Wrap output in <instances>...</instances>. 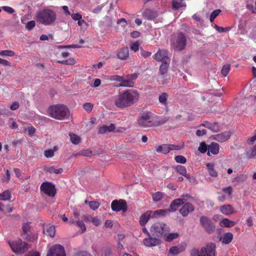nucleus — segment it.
Listing matches in <instances>:
<instances>
[{
    "label": "nucleus",
    "instance_id": "obj_4",
    "mask_svg": "<svg viewBox=\"0 0 256 256\" xmlns=\"http://www.w3.org/2000/svg\"><path fill=\"white\" fill-rule=\"evenodd\" d=\"M215 244L210 242L206 246H203L199 250L196 248H192L190 250L191 256H216Z\"/></svg>",
    "mask_w": 256,
    "mask_h": 256
},
{
    "label": "nucleus",
    "instance_id": "obj_22",
    "mask_svg": "<svg viewBox=\"0 0 256 256\" xmlns=\"http://www.w3.org/2000/svg\"><path fill=\"white\" fill-rule=\"evenodd\" d=\"M202 125L212 130L214 132H218L220 130L219 126L217 123L205 122Z\"/></svg>",
    "mask_w": 256,
    "mask_h": 256
},
{
    "label": "nucleus",
    "instance_id": "obj_37",
    "mask_svg": "<svg viewBox=\"0 0 256 256\" xmlns=\"http://www.w3.org/2000/svg\"><path fill=\"white\" fill-rule=\"evenodd\" d=\"M168 98V94L166 92H162L160 95L159 96L158 100L162 104L166 105L167 104Z\"/></svg>",
    "mask_w": 256,
    "mask_h": 256
},
{
    "label": "nucleus",
    "instance_id": "obj_64",
    "mask_svg": "<svg viewBox=\"0 0 256 256\" xmlns=\"http://www.w3.org/2000/svg\"><path fill=\"white\" fill-rule=\"evenodd\" d=\"M76 256H92V255L86 251H81L77 252Z\"/></svg>",
    "mask_w": 256,
    "mask_h": 256
},
{
    "label": "nucleus",
    "instance_id": "obj_40",
    "mask_svg": "<svg viewBox=\"0 0 256 256\" xmlns=\"http://www.w3.org/2000/svg\"><path fill=\"white\" fill-rule=\"evenodd\" d=\"M57 147L54 146L53 150H48L44 151V156L47 158H52L54 156V152L57 150Z\"/></svg>",
    "mask_w": 256,
    "mask_h": 256
},
{
    "label": "nucleus",
    "instance_id": "obj_25",
    "mask_svg": "<svg viewBox=\"0 0 256 256\" xmlns=\"http://www.w3.org/2000/svg\"><path fill=\"white\" fill-rule=\"evenodd\" d=\"M182 204V200L179 198L174 200L170 206V208L168 209L170 212H175L177 210L178 208Z\"/></svg>",
    "mask_w": 256,
    "mask_h": 256
},
{
    "label": "nucleus",
    "instance_id": "obj_52",
    "mask_svg": "<svg viewBox=\"0 0 256 256\" xmlns=\"http://www.w3.org/2000/svg\"><path fill=\"white\" fill-rule=\"evenodd\" d=\"M182 198H180V200H182V204L186 203L185 202L192 200L193 198L189 194H184L182 195Z\"/></svg>",
    "mask_w": 256,
    "mask_h": 256
},
{
    "label": "nucleus",
    "instance_id": "obj_15",
    "mask_svg": "<svg viewBox=\"0 0 256 256\" xmlns=\"http://www.w3.org/2000/svg\"><path fill=\"white\" fill-rule=\"evenodd\" d=\"M194 208L190 202H186L182 204V207L180 210V213L184 217H186L190 212H194Z\"/></svg>",
    "mask_w": 256,
    "mask_h": 256
},
{
    "label": "nucleus",
    "instance_id": "obj_43",
    "mask_svg": "<svg viewBox=\"0 0 256 256\" xmlns=\"http://www.w3.org/2000/svg\"><path fill=\"white\" fill-rule=\"evenodd\" d=\"M152 199L154 202H158L160 201L162 198V193L158 192L152 194Z\"/></svg>",
    "mask_w": 256,
    "mask_h": 256
},
{
    "label": "nucleus",
    "instance_id": "obj_17",
    "mask_svg": "<svg viewBox=\"0 0 256 256\" xmlns=\"http://www.w3.org/2000/svg\"><path fill=\"white\" fill-rule=\"evenodd\" d=\"M160 240L157 238H153L150 236L149 238L144 240V244L146 246L152 247L158 246L160 244Z\"/></svg>",
    "mask_w": 256,
    "mask_h": 256
},
{
    "label": "nucleus",
    "instance_id": "obj_30",
    "mask_svg": "<svg viewBox=\"0 0 256 256\" xmlns=\"http://www.w3.org/2000/svg\"><path fill=\"white\" fill-rule=\"evenodd\" d=\"M31 230V226L30 222L24 223L23 224L22 226V236H24L26 235L30 234Z\"/></svg>",
    "mask_w": 256,
    "mask_h": 256
},
{
    "label": "nucleus",
    "instance_id": "obj_23",
    "mask_svg": "<svg viewBox=\"0 0 256 256\" xmlns=\"http://www.w3.org/2000/svg\"><path fill=\"white\" fill-rule=\"evenodd\" d=\"M152 211H148L142 214L140 218V224L141 226H144L150 217H152Z\"/></svg>",
    "mask_w": 256,
    "mask_h": 256
},
{
    "label": "nucleus",
    "instance_id": "obj_12",
    "mask_svg": "<svg viewBox=\"0 0 256 256\" xmlns=\"http://www.w3.org/2000/svg\"><path fill=\"white\" fill-rule=\"evenodd\" d=\"M40 190L44 193L52 197L54 196L56 193L54 186L48 182H44L40 186Z\"/></svg>",
    "mask_w": 256,
    "mask_h": 256
},
{
    "label": "nucleus",
    "instance_id": "obj_55",
    "mask_svg": "<svg viewBox=\"0 0 256 256\" xmlns=\"http://www.w3.org/2000/svg\"><path fill=\"white\" fill-rule=\"evenodd\" d=\"M35 26V22L34 20H30L27 23L26 27L28 30H32Z\"/></svg>",
    "mask_w": 256,
    "mask_h": 256
},
{
    "label": "nucleus",
    "instance_id": "obj_26",
    "mask_svg": "<svg viewBox=\"0 0 256 256\" xmlns=\"http://www.w3.org/2000/svg\"><path fill=\"white\" fill-rule=\"evenodd\" d=\"M219 152V145L216 142H212L209 146L207 154L210 156V152L214 154H216Z\"/></svg>",
    "mask_w": 256,
    "mask_h": 256
},
{
    "label": "nucleus",
    "instance_id": "obj_51",
    "mask_svg": "<svg viewBox=\"0 0 256 256\" xmlns=\"http://www.w3.org/2000/svg\"><path fill=\"white\" fill-rule=\"evenodd\" d=\"M123 77L118 75H113L110 76V80L114 81H117L122 83V80H123Z\"/></svg>",
    "mask_w": 256,
    "mask_h": 256
},
{
    "label": "nucleus",
    "instance_id": "obj_38",
    "mask_svg": "<svg viewBox=\"0 0 256 256\" xmlns=\"http://www.w3.org/2000/svg\"><path fill=\"white\" fill-rule=\"evenodd\" d=\"M69 135L70 141L72 144H78L80 142V138L78 136L74 134H70Z\"/></svg>",
    "mask_w": 256,
    "mask_h": 256
},
{
    "label": "nucleus",
    "instance_id": "obj_32",
    "mask_svg": "<svg viewBox=\"0 0 256 256\" xmlns=\"http://www.w3.org/2000/svg\"><path fill=\"white\" fill-rule=\"evenodd\" d=\"M233 238V234L231 232H226L224 234L222 242L225 244L230 243Z\"/></svg>",
    "mask_w": 256,
    "mask_h": 256
},
{
    "label": "nucleus",
    "instance_id": "obj_42",
    "mask_svg": "<svg viewBox=\"0 0 256 256\" xmlns=\"http://www.w3.org/2000/svg\"><path fill=\"white\" fill-rule=\"evenodd\" d=\"M58 62L63 64L74 65L76 62L74 58H70L65 60H58Z\"/></svg>",
    "mask_w": 256,
    "mask_h": 256
},
{
    "label": "nucleus",
    "instance_id": "obj_11",
    "mask_svg": "<svg viewBox=\"0 0 256 256\" xmlns=\"http://www.w3.org/2000/svg\"><path fill=\"white\" fill-rule=\"evenodd\" d=\"M112 209L114 212L122 211L126 212L127 210V204L126 201L124 200H114L112 202Z\"/></svg>",
    "mask_w": 256,
    "mask_h": 256
},
{
    "label": "nucleus",
    "instance_id": "obj_60",
    "mask_svg": "<svg viewBox=\"0 0 256 256\" xmlns=\"http://www.w3.org/2000/svg\"><path fill=\"white\" fill-rule=\"evenodd\" d=\"M108 132V126L104 125L99 128L98 132L100 134H104Z\"/></svg>",
    "mask_w": 256,
    "mask_h": 256
},
{
    "label": "nucleus",
    "instance_id": "obj_35",
    "mask_svg": "<svg viewBox=\"0 0 256 256\" xmlns=\"http://www.w3.org/2000/svg\"><path fill=\"white\" fill-rule=\"evenodd\" d=\"M11 196V192L9 190H6L0 194V200H9Z\"/></svg>",
    "mask_w": 256,
    "mask_h": 256
},
{
    "label": "nucleus",
    "instance_id": "obj_61",
    "mask_svg": "<svg viewBox=\"0 0 256 256\" xmlns=\"http://www.w3.org/2000/svg\"><path fill=\"white\" fill-rule=\"evenodd\" d=\"M2 9L8 14H12L14 12V10L8 6H3L2 7Z\"/></svg>",
    "mask_w": 256,
    "mask_h": 256
},
{
    "label": "nucleus",
    "instance_id": "obj_59",
    "mask_svg": "<svg viewBox=\"0 0 256 256\" xmlns=\"http://www.w3.org/2000/svg\"><path fill=\"white\" fill-rule=\"evenodd\" d=\"M84 109L87 112H91L93 108V104L90 103H85L84 104Z\"/></svg>",
    "mask_w": 256,
    "mask_h": 256
},
{
    "label": "nucleus",
    "instance_id": "obj_3",
    "mask_svg": "<svg viewBox=\"0 0 256 256\" xmlns=\"http://www.w3.org/2000/svg\"><path fill=\"white\" fill-rule=\"evenodd\" d=\"M50 116L58 120H62L69 118L70 112L64 104H56L50 106L48 109Z\"/></svg>",
    "mask_w": 256,
    "mask_h": 256
},
{
    "label": "nucleus",
    "instance_id": "obj_1",
    "mask_svg": "<svg viewBox=\"0 0 256 256\" xmlns=\"http://www.w3.org/2000/svg\"><path fill=\"white\" fill-rule=\"evenodd\" d=\"M140 97V94L136 90H127L116 97L114 104L120 108H128L136 103L139 100Z\"/></svg>",
    "mask_w": 256,
    "mask_h": 256
},
{
    "label": "nucleus",
    "instance_id": "obj_39",
    "mask_svg": "<svg viewBox=\"0 0 256 256\" xmlns=\"http://www.w3.org/2000/svg\"><path fill=\"white\" fill-rule=\"evenodd\" d=\"M230 64H226L224 65L222 70L221 73L224 76H226L230 72Z\"/></svg>",
    "mask_w": 256,
    "mask_h": 256
},
{
    "label": "nucleus",
    "instance_id": "obj_56",
    "mask_svg": "<svg viewBox=\"0 0 256 256\" xmlns=\"http://www.w3.org/2000/svg\"><path fill=\"white\" fill-rule=\"evenodd\" d=\"M249 158H252L256 155V146H254L248 152Z\"/></svg>",
    "mask_w": 256,
    "mask_h": 256
},
{
    "label": "nucleus",
    "instance_id": "obj_33",
    "mask_svg": "<svg viewBox=\"0 0 256 256\" xmlns=\"http://www.w3.org/2000/svg\"><path fill=\"white\" fill-rule=\"evenodd\" d=\"M206 167L210 175L212 177H217L218 172L214 168V164L210 163L206 164Z\"/></svg>",
    "mask_w": 256,
    "mask_h": 256
},
{
    "label": "nucleus",
    "instance_id": "obj_48",
    "mask_svg": "<svg viewBox=\"0 0 256 256\" xmlns=\"http://www.w3.org/2000/svg\"><path fill=\"white\" fill-rule=\"evenodd\" d=\"M90 208L92 210H96L100 206V203L97 201H92L88 202Z\"/></svg>",
    "mask_w": 256,
    "mask_h": 256
},
{
    "label": "nucleus",
    "instance_id": "obj_14",
    "mask_svg": "<svg viewBox=\"0 0 256 256\" xmlns=\"http://www.w3.org/2000/svg\"><path fill=\"white\" fill-rule=\"evenodd\" d=\"M170 62V61L163 62L160 67V78L162 79L164 84L166 83L168 80L170 79V78L167 75Z\"/></svg>",
    "mask_w": 256,
    "mask_h": 256
},
{
    "label": "nucleus",
    "instance_id": "obj_27",
    "mask_svg": "<svg viewBox=\"0 0 256 256\" xmlns=\"http://www.w3.org/2000/svg\"><path fill=\"white\" fill-rule=\"evenodd\" d=\"M156 151L158 153L167 154L170 152L168 144H164L159 146L156 148Z\"/></svg>",
    "mask_w": 256,
    "mask_h": 256
},
{
    "label": "nucleus",
    "instance_id": "obj_6",
    "mask_svg": "<svg viewBox=\"0 0 256 256\" xmlns=\"http://www.w3.org/2000/svg\"><path fill=\"white\" fill-rule=\"evenodd\" d=\"M8 244L12 251L17 254H24L30 248L28 244L21 240L8 242Z\"/></svg>",
    "mask_w": 256,
    "mask_h": 256
},
{
    "label": "nucleus",
    "instance_id": "obj_29",
    "mask_svg": "<svg viewBox=\"0 0 256 256\" xmlns=\"http://www.w3.org/2000/svg\"><path fill=\"white\" fill-rule=\"evenodd\" d=\"M44 170L46 172H48L50 173H54L56 174H61L63 172V169L62 168H60L58 169H56L54 166H46L44 168Z\"/></svg>",
    "mask_w": 256,
    "mask_h": 256
},
{
    "label": "nucleus",
    "instance_id": "obj_54",
    "mask_svg": "<svg viewBox=\"0 0 256 256\" xmlns=\"http://www.w3.org/2000/svg\"><path fill=\"white\" fill-rule=\"evenodd\" d=\"M10 174L8 170H6V176H4L2 179V181L4 182H6L8 183L10 182Z\"/></svg>",
    "mask_w": 256,
    "mask_h": 256
},
{
    "label": "nucleus",
    "instance_id": "obj_19",
    "mask_svg": "<svg viewBox=\"0 0 256 256\" xmlns=\"http://www.w3.org/2000/svg\"><path fill=\"white\" fill-rule=\"evenodd\" d=\"M230 136V132H224L222 133L215 135L214 136V139L218 142H222L228 140Z\"/></svg>",
    "mask_w": 256,
    "mask_h": 256
},
{
    "label": "nucleus",
    "instance_id": "obj_8",
    "mask_svg": "<svg viewBox=\"0 0 256 256\" xmlns=\"http://www.w3.org/2000/svg\"><path fill=\"white\" fill-rule=\"evenodd\" d=\"M186 42V40L185 35L182 32H180L176 38L172 42V46L176 51H182L185 48Z\"/></svg>",
    "mask_w": 256,
    "mask_h": 256
},
{
    "label": "nucleus",
    "instance_id": "obj_9",
    "mask_svg": "<svg viewBox=\"0 0 256 256\" xmlns=\"http://www.w3.org/2000/svg\"><path fill=\"white\" fill-rule=\"evenodd\" d=\"M200 225L207 233L210 234L214 232L216 229L215 224L208 217L205 216H201L200 219Z\"/></svg>",
    "mask_w": 256,
    "mask_h": 256
},
{
    "label": "nucleus",
    "instance_id": "obj_58",
    "mask_svg": "<svg viewBox=\"0 0 256 256\" xmlns=\"http://www.w3.org/2000/svg\"><path fill=\"white\" fill-rule=\"evenodd\" d=\"M168 146H169L170 152V150H180L182 149V147L180 146L175 145V144H168Z\"/></svg>",
    "mask_w": 256,
    "mask_h": 256
},
{
    "label": "nucleus",
    "instance_id": "obj_63",
    "mask_svg": "<svg viewBox=\"0 0 256 256\" xmlns=\"http://www.w3.org/2000/svg\"><path fill=\"white\" fill-rule=\"evenodd\" d=\"M27 131L28 135L30 136H32L36 132V128L32 126L28 127L27 129Z\"/></svg>",
    "mask_w": 256,
    "mask_h": 256
},
{
    "label": "nucleus",
    "instance_id": "obj_44",
    "mask_svg": "<svg viewBox=\"0 0 256 256\" xmlns=\"http://www.w3.org/2000/svg\"><path fill=\"white\" fill-rule=\"evenodd\" d=\"M221 12L220 10H216L214 11H213L210 16V22H212L215 18L220 14V13Z\"/></svg>",
    "mask_w": 256,
    "mask_h": 256
},
{
    "label": "nucleus",
    "instance_id": "obj_28",
    "mask_svg": "<svg viewBox=\"0 0 256 256\" xmlns=\"http://www.w3.org/2000/svg\"><path fill=\"white\" fill-rule=\"evenodd\" d=\"M43 232L50 237H53L56 232L55 227L54 226H46V228H44Z\"/></svg>",
    "mask_w": 256,
    "mask_h": 256
},
{
    "label": "nucleus",
    "instance_id": "obj_24",
    "mask_svg": "<svg viewBox=\"0 0 256 256\" xmlns=\"http://www.w3.org/2000/svg\"><path fill=\"white\" fill-rule=\"evenodd\" d=\"M220 211L226 216H229L234 212V210L230 204H226L220 207Z\"/></svg>",
    "mask_w": 256,
    "mask_h": 256
},
{
    "label": "nucleus",
    "instance_id": "obj_49",
    "mask_svg": "<svg viewBox=\"0 0 256 256\" xmlns=\"http://www.w3.org/2000/svg\"><path fill=\"white\" fill-rule=\"evenodd\" d=\"M175 160L180 164H185L186 162V158L182 156H176L174 158Z\"/></svg>",
    "mask_w": 256,
    "mask_h": 256
},
{
    "label": "nucleus",
    "instance_id": "obj_53",
    "mask_svg": "<svg viewBox=\"0 0 256 256\" xmlns=\"http://www.w3.org/2000/svg\"><path fill=\"white\" fill-rule=\"evenodd\" d=\"M170 253L173 254H178L180 253V248L178 246H172L170 249Z\"/></svg>",
    "mask_w": 256,
    "mask_h": 256
},
{
    "label": "nucleus",
    "instance_id": "obj_31",
    "mask_svg": "<svg viewBox=\"0 0 256 256\" xmlns=\"http://www.w3.org/2000/svg\"><path fill=\"white\" fill-rule=\"evenodd\" d=\"M170 212L168 210H158L154 212H152V217H156L158 216H164Z\"/></svg>",
    "mask_w": 256,
    "mask_h": 256
},
{
    "label": "nucleus",
    "instance_id": "obj_62",
    "mask_svg": "<svg viewBox=\"0 0 256 256\" xmlns=\"http://www.w3.org/2000/svg\"><path fill=\"white\" fill-rule=\"evenodd\" d=\"M76 224L82 229V232H84L86 230V226L82 221L78 220L76 222Z\"/></svg>",
    "mask_w": 256,
    "mask_h": 256
},
{
    "label": "nucleus",
    "instance_id": "obj_10",
    "mask_svg": "<svg viewBox=\"0 0 256 256\" xmlns=\"http://www.w3.org/2000/svg\"><path fill=\"white\" fill-rule=\"evenodd\" d=\"M46 256H66V254L63 246L55 244L50 248Z\"/></svg>",
    "mask_w": 256,
    "mask_h": 256
},
{
    "label": "nucleus",
    "instance_id": "obj_47",
    "mask_svg": "<svg viewBox=\"0 0 256 256\" xmlns=\"http://www.w3.org/2000/svg\"><path fill=\"white\" fill-rule=\"evenodd\" d=\"M139 46L140 43L138 41H136L130 45V48L134 52H136L139 50Z\"/></svg>",
    "mask_w": 256,
    "mask_h": 256
},
{
    "label": "nucleus",
    "instance_id": "obj_57",
    "mask_svg": "<svg viewBox=\"0 0 256 256\" xmlns=\"http://www.w3.org/2000/svg\"><path fill=\"white\" fill-rule=\"evenodd\" d=\"M222 190L223 192L227 193L230 196H231L232 193V188L231 186L223 188Z\"/></svg>",
    "mask_w": 256,
    "mask_h": 256
},
{
    "label": "nucleus",
    "instance_id": "obj_46",
    "mask_svg": "<svg viewBox=\"0 0 256 256\" xmlns=\"http://www.w3.org/2000/svg\"><path fill=\"white\" fill-rule=\"evenodd\" d=\"M198 150L202 154H204L207 151L208 147L204 142H202L200 144Z\"/></svg>",
    "mask_w": 256,
    "mask_h": 256
},
{
    "label": "nucleus",
    "instance_id": "obj_7",
    "mask_svg": "<svg viewBox=\"0 0 256 256\" xmlns=\"http://www.w3.org/2000/svg\"><path fill=\"white\" fill-rule=\"evenodd\" d=\"M137 123L138 126L142 128H148L155 126L151 113L149 112L142 114L138 120Z\"/></svg>",
    "mask_w": 256,
    "mask_h": 256
},
{
    "label": "nucleus",
    "instance_id": "obj_16",
    "mask_svg": "<svg viewBox=\"0 0 256 256\" xmlns=\"http://www.w3.org/2000/svg\"><path fill=\"white\" fill-rule=\"evenodd\" d=\"M154 59L157 61L162 62V63L170 61V59L168 56L167 51L164 50H159L154 54Z\"/></svg>",
    "mask_w": 256,
    "mask_h": 256
},
{
    "label": "nucleus",
    "instance_id": "obj_20",
    "mask_svg": "<svg viewBox=\"0 0 256 256\" xmlns=\"http://www.w3.org/2000/svg\"><path fill=\"white\" fill-rule=\"evenodd\" d=\"M129 57V50L128 47L122 48L117 54V58L121 60H126Z\"/></svg>",
    "mask_w": 256,
    "mask_h": 256
},
{
    "label": "nucleus",
    "instance_id": "obj_45",
    "mask_svg": "<svg viewBox=\"0 0 256 256\" xmlns=\"http://www.w3.org/2000/svg\"><path fill=\"white\" fill-rule=\"evenodd\" d=\"M178 236V234L176 232L170 233L168 234L166 238V240L167 242H170L174 239L176 238Z\"/></svg>",
    "mask_w": 256,
    "mask_h": 256
},
{
    "label": "nucleus",
    "instance_id": "obj_21",
    "mask_svg": "<svg viewBox=\"0 0 256 256\" xmlns=\"http://www.w3.org/2000/svg\"><path fill=\"white\" fill-rule=\"evenodd\" d=\"M176 170L177 172L181 175L184 176L188 179L194 180L193 176H192L190 174H186V169L184 166L178 165L176 166Z\"/></svg>",
    "mask_w": 256,
    "mask_h": 256
},
{
    "label": "nucleus",
    "instance_id": "obj_13",
    "mask_svg": "<svg viewBox=\"0 0 256 256\" xmlns=\"http://www.w3.org/2000/svg\"><path fill=\"white\" fill-rule=\"evenodd\" d=\"M138 77L137 74H133L127 75L126 78L123 77L122 83L119 84L120 86L132 88L134 86V80Z\"/></svg>",
    "mask_w": 256,
    "mask_h": 256
},
{
    "label": "nucleus",
    "instance_id": "obj_36",
    "mask_svg": "<svg viewBox=\"0 0 256 256\" xmlns=\"http://www.w3.org/2000/svg\"><path fill=\"white\" fill-rule=\"evenodd\" d=\"M23 238L27 240L34 242L37 240L38 234L36 233L32 234L30 232V234H28L23 236Z\"/></svg>",
    "mask_w": 256,
    "mask_h": 256
},
{
    "label": "nucleus",
    "instance_id": "obj_2",
    "mask_svg": "<svg viewBox=\"0 0 256 256\" xmlns=\"http://www.w3.org/2000/svg\"><path fill=\"white\" fill-rule=\"evenodd\" d=\"M38 22L45 25L50 26L54 24L56 20V12L49 8H44L38 12L36 15Z\"/></svg>",
    "mask_w": 256,
    "mask_h": 256
},
{
    "label": "nucleus",
    "instance_id": "obj_18",
    "mask_svg": "<svg viewBox=\"0 0 256 256\" xmlns=\"http://www.w3.org/2000/svg\"><path fill=\"white\" fill-rule=\"evenodd\" d=\"M142 16L148 20H152L158 16L156 10L152 9H146L142 13Z\"/></svg>",
    "mask_w": 256,
    "mask_h": 256
},
{
    "label": "nucleus",
    "instance_id": "obj_50",
    "mask_svg": "<svg viewBox=\"0 0 256 256\" xmlns=\"http://www.w3.org/2000/svg\"><path fill=\"white\" fill-rule=\"evenodd\" d=\"M14 55V52L10 50H5L0 52V56H12Z\"/></svg>",
    "mask_w": 256,
    "mask_h": 256
},
{
    "label": "nucleus",
    "instance_id": "obj_5",
    "mask_svg": "<svg viewBox=\"0 0 256 256\" xmlns=\"http://www.w3.org/2000/svg\"><path fill=\"white\" fill-rule=\"evenodd\" d=\"M150 232L152 236L160 237L167 235L169 232V228L163 222H158L152 226Z\"/></svg>",
    "mask_w": 256,
    "mask_h": 256
},
{
    "label": "nucleus",
    "instance_id": "obj_34",
    "mask_svg": "<svg viewBox=\"0 0 256 256\" xmlns=\"http://www.w3.org/2000/svg\"><path fill=\"white\" fill-rule=\"evenodd\" d=\"M235 222L228 218H224L220 222L221 226L227 228L232 227L235 225Z\"/></svg>",
    "mask_w": 256,
    "mask_h": 256
},
{
    "label": "nucleus",
    "instance_id": "obj_41",
    "mask_svg": "<svg viewBox=\"0 0 256 256\" xmlns=\"http://www.w3.org/2000/svg\"><path fill=\"white\" fill-rule=\"evenodd\" d=\"M92 154V152L91 150H81L78 153H76L74 154V156H91Z\"/></svg>",
    "mask_w": 256,
    "mask_h": 256
}]
</instances>
